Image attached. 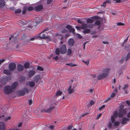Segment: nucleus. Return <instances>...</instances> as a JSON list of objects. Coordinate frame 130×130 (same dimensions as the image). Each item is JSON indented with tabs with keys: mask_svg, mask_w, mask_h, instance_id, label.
Wrapping results in <instances>:
<instances>
[{
	"mask_svg": "<svg viewBox=\"0 0 130 130\" xmlns=\"http://www.w3.org/2000/svg\"><path fill=\"white\" fill-rule=\"evenodd\" d=\"M105 105H102L101 107H100L99 108V111L101 110H102L104 108H105Z\"/></svg>",
	"mask_w": 130,
	"mask_h": 130,
	"instance_id": "obj_47",
	"label": "nucleus"
},
{
	"mask_svg": "<svg viewBox=\"0 0 130 130\" xmlns=\"http://www.w3.org/2000/svg\"><path fill=\"white\" fill-rule=\"evenodd\" d=\"M126 112V111L125 109L119 110L118 113L117 111H115L113 115L111 117V122H114L115 119L117 118L118 117L120 119V120L121 122H127L130 121L129 118H123V117Z\"/></svg>",
	"mask_w": 130,
	"mask_h": 130,
	"instance_id": "obj_1",
	"label": "nucleus"
},
{
	"mask_svg": "<svg viewBox=\"0 0 130 130\" xmlns=\"http://www.w3.org/2000/svg\"><path fill=\"white\" fill-rule=\"evenodd\" d=\"M116 95V94L115 93H112L110 96V97L108 98L107 100H105V102H107V101H109V100H111V98H112L114 97Z\"/></svg>",
	"mask_w": 130,
	"mask_h": 130,
	"instance_id": "obj_29",
	"label": "nucleus"
},
{
	"mask_svg": "<svg viewBox=\"0 0 130 130\" xmlns=\"http://www.w3.org/2000/svg\"><path fill=\"white\" fill-rule=\"evenodd\" d=\"M124 107V106L123 105H121L120 106L119 110H123L122 109Z\"/></svg>",
	"mask_w": 130,
	"mask_h": 130,
	"instance_id": "obj_62",
	"label": "nucleus"
},
{
	"mask_svg": "<svg viewBox=\"0 0 130 130\" xmlns=\"http://www.w3.org/2000/svg\"><path fill=\"white\" fill-rule=\"evenodd\" d=\"M77 22L79 23H80L81 24H82V25H83L84 24V22H83L81 21L80 20H77Z\"/></svg>",
	"mask_w": 130,
	"mask_h": 130,
	"instance_id": "obj_48",
	"label": "nucleus"
},
{
	"mask_svg": "<svg viewBox=\"0 0 130 130\" xmlns=\"http://www.w3.org/2000/svg\"><path fill=\"white\" fill-rule=\"evenodd\" d=\"M60 50L59 48H57L55 50V54L57 55H58L60 54Z\"/></svg>",
	"mask_w": 130,
	"mask_h": 130,
	"instance_id": "obj_37",
	"label": "nucleus"
},
{
	"mask_svg": "<svg viewBox=\"0 0 130 130\" xmlns=\"http://www.w3.org/2000/svg\"><path fill=\"white\" fill-rule=\"evenodd\" d=\"M108 69H104L102 73L97 76L98 80H100L105 78L108 76Z\"/></svg>",
	"mask_w": 130,
	"mask_h": 130,
	"instance_id": "obj_2",
	"label": "nucleus"
},
{
	"mask_svg": "<svg viewBox=\"0 0 130 130\" xmlns=\"http://www.w3.org/2000/svg\"><path fill=\"white\" fill-rule=\"evenodd\" d=\"M37 70H40V71H43L44 70V69L42 67L38 66L37 67Z\"/></svg>",
	"mask_w": 130,
	"mask_h": 130,
	"instance_id": "obj_43",
	"label": "nucleus"
},
{
	"mask_svg": "<svg viewBox=\"0 0 130 130\" xmlns=\"http://www.w3.org/2000/svg\"><path fill=\"white\" fill-rule=\"evenodd\" d=\"M56 39L57 40H61L63 39L62 36L58 33L55 34Z\"/></svg>",
	"mask_w": 130,
	"mask_h": 130,
	"instance_id": "obj_17",
	"label": "nucleus"
},
{
	"mask_svg": "<svg viewBox=\"0 0 130 130\" xmlns=\"http://www.w3.org/2000/svg\"><path fill=\"white\" fill-rule=\"evenodd\" d=\"M68 93L69 94H71L74 93L75 91V89L72 88L71 85L67 89Z\"/></svg>",
	"mask_w": 130,
	"mask_h": 130,
	"instance_id": "obj_14",
	"label": "nucleus"
},
{
	"mask_svg": "<svg viewBox=\"0 0 130 130\" xmlns=\"http://www.w3.org/2000/svg\"><path fill=\"white\" fill-rule=\"evenodd\" d=\"M29 105H30L32 103V101L31 100H29L28 101Z\"/></svg>",
	"mask_w": 130,
	"mask_h": 130,
	"instance_id": "obj_61",
	"label": "nucleus"
},
{
	"mask_svg": "<svg viewBox=\"0 0 130 130\" xmlns=\"http://www.w3.org/2000/svg\"><path fill=\"white\" fill-rule=\"evenodd\" d=\"M66 27L69 30H70L72 28L71 26L69 25H67Z\"/></svg>",
	"mask_w": 130,
	"mask_h": 130,
	"instance_id": "obj_50",
	"label": "nucleus"
},
{
	"mask_svg": "<svg viewBox=\"0 0 130 130\" xmlns=\"http://www.w3.org/2000/svg\"><path fill=\"white\" fill-rule=\"evenodd\" d=\"M55 107L54 106L50 107L49 108L47 109L46 108H44L41 110V112H47V113H50L54 109Z\"/></svg>",
	"mask_w": 130,
	"mask_h": 130,
	"instance_id": "obj_7",
	"label": "nucleus"
},
{
	"mask_svg": "<svg viewBox=\"0 0 130 130\" xmlns=\"http://www.w3.org/2000/svg\"><path fill=\"white\" fill-rule=\"evenodd\" d=\"M23 90L24 91V92H26L27 93L29 92L28 90L26 88H24Z\"/></svg>",
	"mask_w": 130,
	"mask_h": 130,
	"instance_id": "obj_53",
	"label": "nucleus"
},
{
	"mask_svg": "<svg viewBox=\"0 0 130 130\" xmlns=\"http://www.w3.org/2000/svg\"><path fill=\"white\" fill-rule=\"evenodd\" d=\"M11 117H8L7 118L6 116L2 115L0 116V121H7L8 120L10 119Z\"/></svg>",
	"mask_w": 130,
	"mask_h": 130,
	"instance_id": "obj_12",
	"label": "nucleus"
},
{
	"mask_svg": "<svg viewBox=\"0 0 130 130\" xmlns=\"http://www.w3.org/2000/svg\"><path fill=\"white\" fill-rule=\"evenodd\" d=\"M75 28L78 30H80L81 28V26L80 27L79 26H75Z\"/></svg>",
	"mask_w": 130,
	"mask_h": 130,
	"instance_id": "obj_63",
	"label": "nucleus"
},
{
	"mask_svg": "<svg viewBox=\"0 0 130 130\" xmlns=\"http://www.w3.org/2000/svg\"><path fill=\"white\" fill-rule=\"evenodd\" d=\"M36 22H31L30 24L27 26V27L30 29H31L33 28H35L36 27Z\"/></svg>",
	"mask_w": 130,
	"mask_h": 130,
	"instance_id": "obj_20",
	"label": "nucleus"
},
{
	"mask_svg": "<svg viewBox=\"0 0 130 130\" xmlns=\"http://www.w3.org/2000/svg\"><path fill=\"white\" fill-rule=\"evenodd\" d=\"M93 26V24H84L83 25H82L81 26V28L82 29L84 30L85 29H87L88 28H92Z\"/></svg>",
	"mask_w": 130,
	"mask_h": 130,
	"instance_id": "obj_8",
	"label": "nucleus"
},
{
	"mask_svg": "<svg viewBox=\"0 0 130 130\" xmlns=\"http://www.w3.org/2000/svg\"><path fill=\"white\" fill-rule=\"evenodd\" d=\"M130 59V51L128 52L126 56H125V54H124L122 56L121 60L119 61V62L120 63H122L124 60L125 61H127Z\"/></svg>",
	"mask_w": 130,
	"mask_h": 130,
	"instance_id": "obj_5",
	"label": "nucleus"
},
{
	"mask_svg": "<svg viewBox=\"0 0 130 130\" xmlns=\"http://www.w3.org/2000/svg\"><path fill=\"white\" fill-rule=\"evenodd\" d=\"M30 66V64L28 62H26L24 65V68L25 69H27L29 68Z\"/></svg>",
	"mask_w": 130,
	"mask_h": 130,
	"instance_id": "obj_35",
	"label": "nucleus"
},
{
	"mask_svg": "<svg viewBox=\"0 0 130 130\" xmlns=\"http://www.w3.org/2000/svg\"><path fill=\"white\" fill-rule=\"evenodd\" d=\"M25 38H26L25 39V40H24V41L25 42H29L30 41H32L34 40V38L30 39L29 37L27 36Z\"/></svg>",
	"mask_w": 130,
	"mask_h": 130,
	"instance_id": "obj_26",
	"label": "nucleus"
},
{
	"mask_svg": "<svg viewBox=\"0 0 130 130\" xmlns=\"http://www.w3.org/2000/svg\"><path fill=\"white\" fill-rule=\"evenodd\" d=\"M102 115V114L101 113H100L99 114H98L97 115L96 118L97 119H99L101 117Z\"/></svg>",
	"mask_w": 130,
	"mask_h": 130,
	"instance_id": "obj_54",
	"label": "nucleus"
},
{
	"mask_svg": "<svg viewBox=\"0 0 130 130\" xmlns=\"http://www.w3.org/2000/svg\"><path fill=\"white\" fill-rule=\"evenodd\" d=\"M15 37L13 36H12L11 37H10L9 38V40H10L12 39V40H13L15 41Z\"/></svg>",
	"mask_w": 130,
	"mask_h": 130,
	"instance_id": "obj_57",
	"label": "nucleus"
},
{
	"mask_svg": "<svg viewBox=\"0 0 130 130\" xmlns=\"http://www.w3.org/2000/svg\"><path fill=\"white\" fill-rule=\"evenodd\" d=\"M66 64L67 65L70 66L71 67H73L74 66H76V64H73L72 63H66Z\"/></svg>",
	"mask_w": 130,
	"mask_h": 130,
	"instance_id": "obj_38",
	"label": "nucleus"
},
{
	"mask_svg": "<svg viewBox=\"0 0 130 130\" xmlns=\"http://www.w3.org/2000/svg\"><path fill=\"white\" fill-rule=\"evenodd\" d=\"M27 36L25 35H24L22 37V39L23 40H24L26 38V37Z\"/></svg>",
	"mask_w": 130,
	"mask_h": 130,
	"instance_id": "obj_59",
	"label": "nucleus"
},
{
	"mask_svg": "<svg viewBox=\"0 0 130 130\" xmlns=\"http://www.w3.org/2000/svg\"><path fill=\"white\" fill-rule=\"evenodd\" d=\"M0 82L2 84L5 85L8 82V78L7 76H5L3 77L1 79Z\"/></svg>",
	"mask_w": 130,
	"mask_h": 130,
	"instance_id": "obj_10",
	"label": "nucleus"
},
{
	"mask_svg": "<svg viewBox=\"0 0 130 130\" xmlns=\"http://www.w3.org/2000/svg\"><path fill=\"white\" fill-rule=\"evenodd\" d=\"M24 69V66L23 65L20 64H18L17 66V69L18 72L22 71Z\"/></svg>",
	"mask_w": 130,
	"mask_h": 130,
	"instance_id": "obj_13",
	"label": "nucleus"
},
{
	"mask_svg": "<svg viewBox=\"0 0 130 130\" xmlns=\"http://www.w3.org/2000/svg\"><path fill=\"white\" fill-rule=\"evenodd\" d=\"M35 73L36 72L35 71L33 70H30L28 72V77H30L35 75Z\"/></svg>",
	"mask_w": 130,
	"mask_h": 130,
	"instance_id": "obj_18",
	"label": "nucleus"
},
{
	"mask_svg": "<svg viewBox=\"0 0 130 130\" xmlns=\"http://www.w3.org/2000/svg\"><path fill=\"white\" fill-rule=\"evenodd\" d=\"M101 22L100 21L97 20L95 23L94 25L95 26L98 25L99 26L98 27V29H99L100 28V26L101 25Z\"/></svg>",
	"mask_w": 130,
	"mask_h": 130,
	"instance_id": "obj_27",
	"label": "nucleus"
},
{
	"mask_svg": "<svg viewBox=\"0 0 130 130\" xmlns=\"http://www.w3.org/2000/svg\"><path fill=\"white\" fill-rule=\"evenodd\" d=\"M128 85L126 84L124 85V87L122 88V89L123 90H124V89H127L128 87Z\"/></svg>",
	"mask_w": 130,
	"mask_h": 130,
	"instance_id": "obj_40",
	"label": "nucleus"
},
{
	"mask_svg": "<svg viewBox=\"0 0 130 130\" xmlns=\"http://www.w3.org/2000/svg\"><path fill=\"white\" fill-rule=\"evenodd\" d=\"M117 24L118 26H122V25H124V24L123 23H122L121 22H119L118 23H117Z\"/></svg>",
	"mask_w": 130,
	"mask_h": 130,
	"instance_id": "obj_49",
	"label": "nucleus"
},
{
	"mask_svg": "<svg viewBox=\"0 0 130 130\" xmlns=\"http://www.w3.org/2000/svg\"><path fill=\"white\" fill-rule=\"evenodd\" d=\"M94 102L92 100L90 102V104L91 106H92V105L94 104Z\"/></svg>",
	"mask_w": 130,
	"mask_h": 130,
	"instance_id": "obj_58",
	"label": "nucleus"
},
{
	"mask_svg": "<svg viewBox=\"0 0 130 130\" xmlns=\"http://www.w3.org/2000/svg\"><path fill=\"white\" fill-rule=\"evenodd\" d=\"M30 115L28 111H26L24 112L23 116V118L24 119H26L29 117Z\"/></svg>",
	"mask_w": 130,
	"mask_h": 130,
	"instance_id": "obj_19",
	"label": "nucleus"
},
{
	"mask_svg": "<svg viewBox=\"0 0 130 130\" xmlns=\"http://www.w3.org/2000/svg\"><path fill=\"white\" fill-rule=\"evenodd\" d=\"M87 23H92L93 22V21L91 19H87Z\"/></svg>",
	"mask_w": 130,
	"mask_h": 130,
	"instance_id": "obj_42",
	"label": "nucleus"
},
{
	"mask_svg": "<svg viewBox=\"0 0 130 130\" xmlns=\"http://www.w3.org/2000/svg\"><path fill=\"white\" fill-rule=\"evenodd\" d=\"M72 127V125H70L69 126L67 127V129L68 130H70L71 129Z\"/></svg>",
	"mask_w": 130,
	"mask_h": 130,
	"instance_id": "obj_64",
	"label": "nucleus"
},
{
	"mask_svg": "<svg viewBox=\"0 0 130 130\" xmlns=\"http://www.w3.org/2000/svg\"><path fill=\"white\" fill-rule=\"evenodd\" d=\"M124 50L126 51H130V44H126L124 47Z\"/></svg>",
	"mask_w": 130,
	"mask_h": 130,
	"instance_id": "obj_23",
	"label": "nucleus"
},
{
	"mask_svg": "<svg viewBox=\"0 0 130 130\" xmlns=\"http://www.w3.org/2000/svg\"><path fill=\"white\" fill-rule=\"evenodd\" d=\"M53 1V0H47V4H51Z\"/></svg>",
	"mask_w": 130,
	"mask_h": 130,
	"instance_id": "obj_51",
	"label": "nucleus"
},
{
	"mask_svg": "<svg viewBox=\"0 0 130 130\" xmlns=\"http://www.w3.org/2000/svg\"><path fill=\"white\" fill-rule=\"evenodd\" d=\"M18 83L17 82H15L13 83L12 85V88L13 89V90L14 91V89H15L18 86Z\"/></svg>",
	"mask_w": 130,
	"mask_h": 130,
	"instance_id": "obj_28",
	"label": "nucleus"
},
{
	"mask_svg": "<svg viewBox=\"0 0 130 130\" xmlns=\"http://www.w3.org/2000/svg\"><path fill=\"white\" fill-rule=\"evenodd\" d=\"M76 37L79 38H82V37L79 34H77L76 35Z\"/></svg>",
	"mask_w": 130,
	"mask_h": 130,
	"instance_id": "obj_52",
	"label": "nucleus"
},
{
	"mask_svg": "<svg viewBox=\"0 0 130 130\" xmlns=\"http://www.w3.org/2000/svg\"><path fill=\"white\" fill-rule=\"evenodd\" d=\"M25 8L29 11H31L34 10L33 7H25Z\"/></svg>",
	"mask_w": 130,
	"mask_h": 130,
	"instance_id": "obj_32",
	"label": "nucleus"
},
{
	"mask_svg": "<svg viewBox=\"0 0 130 130\" xmlns=\"http://www.w3.org/2000/svg\"><path fill=\"white\" fill-rule=\"evenodd\" d=\"M72 50L70 49H68V50L67 54L68 55H70L72 53Z\"/></svg>",
	"mask_w": 130,
	"mask_h": 130,
	"instance_id": "obj_39",
	"label": "nucleus"
},
{
	"mask_svg": "<svg viewBox=\"0 0 130 130\" xmlns=\"http://www.w3.org/2000/svg\"><path fill=\"white\" fill-rule=\"evenodd\" d=\"M4 91L5 93L7 94H10L13 91L11 87L9 85L5 86L4 88Z\"/></svg>",
	"mask_w": 130,
	"mask_h": 130,
	"instance_id": "obj_4",
	"label": "nucleus"
},
{
	"mask_svg": "<svg viewBox=\"0 0 130 130\" xmlns=\"http://www.w3.org/2000/svg\"><path fill=\"white\" fill-rule=\"evenodd\" d=\"M74 43V40L73 39H71L69 40L68 44L70 46H73Z\"/></svg>",
	"mask_w": 130,
	"mask_h": 130,
	"instance_id": "obj_25",
	"label": "nucleus"
},
{
	"mask_svg": "<svg viewBox=\"0 0 130 130\" xmlns=\"http://www.w3.org/2000/svg\"><path fill=\"white\" fill-rule=\"evenodd\" d=\"M68 30L66 29H63L62 31L61 32L63 33H65L68 32Z\"/></svg>",
	"mask_w": 130,
	"mask_h": 130,
	"instance_id": "obj_56",
	"label": "nucleus"
},
{
	"mask_svg": "<svg viewBox=\"0 0 130 130\" xmlns=\"http://www.w3.org/2000/svg\"><path fill=\"white\" fill-rule=\"evenodd\" d=\"M6 126L4 122H0V130H5Z\"/></svg>",
	"mask_w": 130,
	"mask_h": 130,
	"instance_id": "obj_21",
	"label": "nucleus"
},
{
	"mask_svg": "<svg viewBox=\"0 0 130 130\" xmlns=\"http://www.w3.org/2000/svg\"><path fill=\"white\" fill-rule=\"evenodd\" d=\"M42 19L41 18H37L36 19V24H39L40 23L41 21H42Z\"/></svg>",
	"mask_w": 130,
	"mask_h": 130,
	"instance_id": "obj_30",
	"label": "nucleus"
},
{
	"mask_svg": "<svg viewBox=\"0 0 130 130\" xmlns=\"http://www.w3.org/2000/svg\"><path fill=\"white\" fill-rule=\"evenodd\" d=\"M26 84L27 86H30L31 87H32L35 86V83L34 82L32 81H28L26 82Z\"/></svg>",
	"mask_w": 130,
	"mask_h": 130,
	"instance_id": "obj_15",
	"label": "nucleus"
},
{
	"mask_svg": "<svg viewBox=\"0 0 130 130\" xmlns=\"http://www.w3.org/2000/svg\"><path fill=\"white\" fill-rule=\"evenodd\" d=\"M106 3H110V2L109 1V0L106 1L103 3V4L102 5H101V6H103L104 7H105L106 6Z\"/></svg>",
	"mask_w": 130,
	"mask_h": 130,
	"instance_id": "obj_36",
	"label": "nucleus"
},
{
	"mask_svg": "<svg viewBox=\"0 0 130 130\" xmlns=\"http://www.w3.org/2000/svg\"><path fill=\"white\" fill-rule=\"evenodd\" d=\"M70 32H72L73 34H74L75 32V29L74 28H71L69 30Z\"/></svg>",
	"mask_w": 130,
	"mask_h": 130,
	"instance_id": "obj_46",
	"label": "nucleus"
},
{
	"mask_svg": "<svg viewBox=\"0 0 130 130\" xmlns=\"http://www.w3.org/2000/svg\"><path fill=\"white\" fill-rule=\"evenodd\" d=\"M21 11V10L20 9H18L15 11V13H19Z\"/></svg>",
	"mask_w": 130,
	"mask_h": 130,
	"instance_id": "obj_45",
	"label": "nucleus"
},
{
	"mask_svg": "<svg viewBox=\"0 0 130 130\" xmlns=\"http://www.w3.org/2000/svg\"><path fill=\"white\" fill-rule=\"evenodd\" d=\"M17 94L20 96H23L25 95V93L23 90H19L17 92Z\"/></svg>",
	"mask_w": 130,
	"mask_h": 130,
	"instance_id": "obj_24",
	"label": "nucleus"
},
{
	"mask_svg": "<svg viewBox=\"0 0 130 130\" xmlns=\"http://www.w3.org/2000/svg\"><path fill=\"white\" fill-rule=\"evenodd\" d=\"M86 29L83 31V32L84 33H88L90 31V30L89 29Z\"/></svg>",
	"mask_w": 130,
	"mask_h": 130,
	"instance_id": "obj_41",
	"label": "nucleus"
},
{
	"mask_svg": "<svg viewBox=\"0 0 130 130\" xmlns=\"http://www.w3.org/2000/svg\"><path fill=\"white\" fill-rule=\"evenodd\" d=\"M43 8V6L42 5H39L35 7V10L36 11H39L42 10Z\"/></svg>",
	"mask_w": 130,
	"mask_h": 130,
	"instance_id": "obj_16",
	"label": "nucleus"
},
{
	"mask_svg": "<svg viewBox=\"0 0 130 130\" xmlns=\"http://www.w3.org/2000/svg\"><path fill=\"white\" fill-rule=\"evenodd\" d=\"M2 115L6 116V115L4 113V111H2L0 110V116H2Z\"/></svg>",
	"mask_w": 130,
	"mask_h": 130,
	"instance_id": "obj_44",
	"label": "nucleus"
},
{
	"mask_svg": "<svg viewBox=\"0 0 130 130\" xmlns=\"http://www.w3.org/2000/svg\"><path fill=\"white\" fill-rule=\"evenodd\" d=\"M9 70L11 71H14L16 68V64L13 62L10 63L8 65Z\"/></svg>",
	"mask_w": 130,
	"mask_h": 130,
	"instance_id": "obj_6",
	"label": "nucleus"
},
{
	"mask_svg": "<svg viewBox=\"0 0 130 130\" xmlns=\"http://www.w3.org/2000/svg\"><path fill=\"white\" fill-rule=\"evenodd\" d=\"M83 61L85 64H86L87 65H88L89 63V61L88 60H87L86 61H84L83 60Z\"/></svg>",
	"mask_w": 130,
	"mask_h": 130,
	"instance_id": "obj_55",
	"label": "nucleus"
},
{
	"mask_svg": "<svg viewBox=\"0 0 130 130\" xmlns=\"http://www.w3.org/2000/svg\"><path fill=\"white\" fill-rule=\"evenodd\" d=\"M127 122H109L108 127L109 129H111L117 128L119 125L121 124V126L127 124Z\"/></svg>",
	"mask_w": 130,
	"mask_h": 130,
	"instance_id": "obj_3",
	"label": "nucleus"
},
{
	"mask_svg": "<svg viewBox=\"0 0 130 130\" xmlns=\"http://www.w3.org/2000/svg\"><path fill=\"white\" fill-rule=\"evenodd\" d=\"M10 71L9 70H4L3 72L5 74H9L10 73Z\"/></svg>",
	"mask_w": 130,
	"mask_h": 130,
	"instance_id": "obj_34",
	"label": "nucleus"
},
{
	"mask_svg": "<svg viewBox=\"0 0 130 130\" xmlns=\"http://www.w3.org/2000/svg\"><path fill=\"white\" fill-rule=\"evenodd\" d=\"M27 10V9H26L25 8V7H24V10H23V11L22 12V13L23 14H25L26 12V11Z\"/></svg>",
	"mask_w": 130,
	"mask_h": 130,
	"instance_id": "obj_60",
	"label": "nucleus"
},
{
	"mask_svg": "<svg viewBox=\"0 0 130 130\" xmlns=\"http://www.w3.org/2000/svg\"><path fill=\"white\" fill-rule=\"evenodd\" d=\"M42 31L40 34H39V36L38 37H39L40 38L43 39H46L48 38V37H47V32H45L43 33Z\"/></svg>",
	"mask_w": 130,
	"mask_h": 130,
	"instance_id": "obj_9",
	"label": "nucleus"
},
{
	"mask_svg": "<svg viewBox=\"0 0 130 130\" xmlns=\"http://www.w3.org/2000/svg\"><path fill=\"white\" fill-rule=\"evenodd\" d=\"M5 1H2L0 2V8H2L4 7L5 5Z\"/></svg>",
	"mask_w": 130,
	"mask_h": 130,
	"instance_id": "obj_31",
	"label": "nucleus"
},
{
	"mask_svg": "<svg viewBox=\"0 0 130 130\" xmlns=\"http://www.w3.org/2000/svg\"><path fill=\"white\" fill-rule=\"evenodd\" d=\"M40 78V75H36L34 77V81L36 83H37L38 82Z\"/></svg>",
	"mask_w": 130,
	"mask_h": 130,
	"instance_id": "obj_22",
	"label": "nucleus"
},
{
	"mask_svg": "<svg viewBox=\"0 0 130 130\" xmlns=\"http://www.w3.org/2000/svg\"><path fill=\"white\" fill-rule=\"evenodd\" d=\"M62 93V92L60 90H58L56 92L55 95L56 96H60Z\"/></svg>",
	"mask_w": 130,
	"mask_h": 130,
	"instance_id": "obj_33",
	"label": "nucleus"
},
{
	"mask_svg": "<svg viewBox=\"0 0 130 130\" xmlns=\"http://www.w3.org/2000/svg\"><path fill=\"white\" fill-rule=\"evenodd\" d=\"M67 51V48L66 46L65 45H63L60 47V52L62 54H64L66 53Z\"/></svg>",
	"mask_w": 130,
	"mask_h": 130,
	"instance_id": "obj_11",
	"label": "nucleus"
}]
</instances>
